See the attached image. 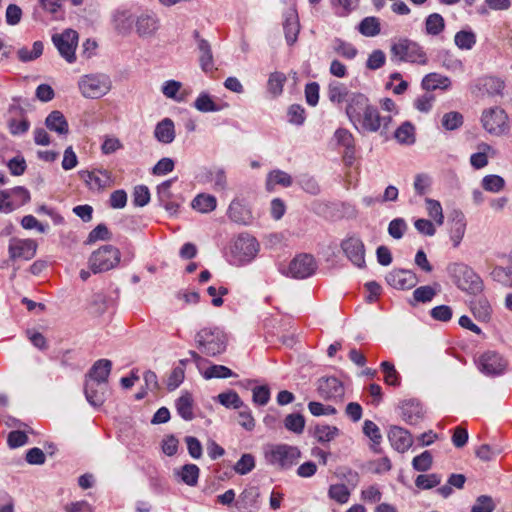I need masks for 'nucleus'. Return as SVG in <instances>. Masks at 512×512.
Segmentation results:
<instances>
[{
	"mask_svg": "<svg viewBox=\"0 0 512 512\" xmlns=\"http://www.w3.org/2000/svg\"><path fill=\"white\" fill-rule=\"evenodd\" d=\"M259 251V243L249 234H240L234 242L232 254L239 264L250 262Z\"/></svg>",
	"mask_w": 512,
	"mask_h": 512,
	"instance_id": "obj_9",
	"label": "nucleus"
},
{
	"mask_svg": "<svg viewBox=\"0 0 512 512\" xmlns=\"http://www.w3.org/2000/svg\"><path fill=\"white\" fill-rule=\"evenodd\" d=\"M84 394L89 404L94 407L101 406L105 401L103 386H97L90 380H85Z\"/></svg>",
	"mask_w": 512,
	"mask_h": 512,
	"instance_id": "obj_31",
	"label": "nucleus"
},
{
	"mask_svg": "<svg viewBox=\"0 0 512 512\" xmlns=\"http://www.w3.org/2000/svg\"><path fill=\"white\" fill-rule=\"evenodd\" d=\"M176 136L174 122L170 118H164L157 123L154 137L163 144H170Z\"/></svg>",
	"mask_w": 512,
	"mask_h": 512,
	"instance_id": "obj_27",
	"label": "nucleus"
},
{
	"mask_svg": "<svg viewBox=\"0 0 512 512\" xmlns=\"http://www.w3.org/2000/svg\"><path fill=\"white\" fill-rule=\"evenodd\" d=\"M445 28V21L439 13H432L425 20V30L429 35H439Z\"/></svg>",
	"mask_w": 512,
	"mask_h": 512,
	"instance_id": "obj_38",
	"label": "nucleus"
},
{
	"mask_svg": "<svg viewBox=\"0 0 512 512\" xmlns=\"http://www.w3.org/2000/svg\"><path fill=\"white\" fill-rule=\"evenodd\" d=\"M346 114L359 132L384 134L392 121L391 116H381L364 94L352 93L347 100Z\"/></svg>",
	"mask_w": 512,
	"mask_h": 512,
	"instance_id": "obj_1",
	"label": "nucleus"
},
{
	"mask_svg": "<svg viewBox=\"0 0 512 512\" xmlns=\"http://www.w3.org/2000/svg\"><path fill=\"white\" fill-rule=\"evenodd\" d=\"M112 87L111 79L106 74H88L78 81V88L85 98L99 99L106 95Z\"/></svg>",
	"mask_w": 512,
	"mask_h": 512,
	"instance_id": "obj_6",
	"label": "nucleus"
},
{
	"mask_svg": "<svg viewBox=\"0 0 512 512\" xmlns=\"http://www.w3.org/2000/svg\"><path fill=\"white\" fill-rule=\"evenodd\" d=\"M481 122L483 128L490 134L502 135L509 130L508 116L500 107H493L483 111Z\"/></svg>",
	"mask_w": 512,
	"mask_h": 512,
	"instance_id": "obj_8",
	"label": "nucleus"
},
{
	"mask_svg": "<svg viewBox=\"0 0 512 512\" xmlns=\"http://www.w3.org/2000/svg\"><path fill=\"white\" fill-rule=\"evenodd\" d=\"M394 137L401 144H413L415 142V128L410 122H404L395 130Z\"/></svg>",
	"mask_w": 512,
	"mask_h": 512,
	"instance_id": "obj_37",
	"label": "nucleus"
},
{
	"mask_svg": "<svg viewBox=\"0 0 512 512\" xmlns=\"http://www.w3.org/2000/svg\"><path fill=\"white\" fill-rule=\"evenodd\" d=\"M275 184L283 187H289L292 184V177L284 171L274 170L268 174L266 185L270 190L271 186Z\"/></svg>",
	"mask_w": 512,
	"mask_h": 512,
	"instance_id": "obj_48",
	"label": "nucleus"
},
{
	"mask_svg": "<svg viewBox=\"0 0 512 512\" xmlns=\"http://www.w3.org/2000/svg\"><path fill=\"white\" fill-rule=\"evenodd\" d=\"M43 53V43L41 41H35L33 43L32 50L27 47H22L18 50V58L22 62H28L37 59Z\"/></svg>",
	"mask_w": 512,
	"mask_h": 512,
	"instance_id": "obj_49",
	"label": "nucleus"
},
{
	"mask_svg": "<svg viewBox=\"0 0 512 512\" xmlns=\"http://www.w3.org/2000/svg\"><path fill=\"white\" fill-rule=\"evenodd\" d=\"M120 251L112 245H103L89 257V267L94 274L109 271L120 262Z\"/></svg>",
	"mask_w": 512,
	"mask_h": 512,
	"instance_id": "obj_7",
	"label": "nucleus"
},
{
	"mask_svg": "<svg viewBox=\"0 0 512 512\" xmlns=\"http://www.w3.org/2000/svg\"><path fill=\"white\" fill-rule=\"evenodd\" d=\"M52 41L60 55L68 62L76 61L75 51L78 45V33L73 29H66L60 34H54Z\"/></svg>",
	"mask_w": 512,
	"mask_h": 512,
	"instance_id": "obj_10",
	"label": "nucleus"
},
{
	"mask_svg": "<svg viewBox=\"0 0 512 512\" xmlns=\"http://www.w3.org/2000/svg\"><path fill=\"white\" fill-rule=\"evenodd\" d=\"M255 468V458L252 454L245 453L234 465V471L239 475H246Z\"/></svg>",
	"mask_w": 512,
	"mask_h": 512,
	"instance_id": "obj_53",
	"label": "nucleus"
},
{
	"mask_svg": "<svg viewBox=\"0 0 512 512\" xmlns=\"http://www.w3.org/2000/svg\"><path fill=\"white\" fill-rule=\"evenodd\" d=\"M195 342L202 354L216 357L225 352L227 336L219 328H203L196 333Z\"/></svg>",
	"mask_w": 512,
	"mask_h": 512,
	"instance_id": "obj_3",
	"label": "nucleus"
},
{
	"mask_svg": "<svg viewBox=\"0 0 512 512\" xmlns=\"http://www.w3.org/2000/svg\"><path fill=\"white\" fill-rule=\"evenodd\" d=\"M505 181L499 175H487L482 180V187L486 191L499 192L504 188Z\"/></svg>",
	"mask_w": 512,
	"mask_h": 512,
	"instance_id": "obj_58",
	"label": "nucleus"
},
{
	"mask_svg": "<svg viewBox=\"0 0 512 512\" xmlns=\"http://www.w3.org/2000/svg\"><path fill=\"white\" fill-rule=\"evenodd\" d=\"M425 204L429 217H431L436 224L442 225L444 222V215L440 202L431 198H426Z\"/></svg>",
	"mask_w": 512,
	"mask_h": 512,
	"instance_id": "obj_52",
	"label": "nucleus"
},
{
	"mask_svg": "<svg viewBox=\"0 0 512 512\" xmlns=\"http://www.w3.org/2000/svg\"><path fill=\"white\" fill-rule=\"evenodd\" d=\"M301 452L298 447L288 444H268L264 447V458L267 464L279 470L290 469L295 465Z\"/></svg>",
	"mask_w": 512,
	"mask_h": 512,
	"instance_id": "obj_2",
	"label": "nucleus"
},
{
	"mask_svg": "<svg viewBox=\"0 0 512 512\" xmlns=\"http://www.w3.org/2000/svg\"><path fill=\"white\" fill-rule=\"evenodd\" d=\"M478 367L484 374L488 376H496L502 374L506 370L507 362L498 353L488 351L479 357Z\"/></svg>",
	"mask_w": 512,
	"mask_h": 512,
	"instance_id": "obj_14",
	"label": "nucleus"
},
{
	"mask_svg": "<svg viewBox=\"0 0 512 512\" xmlns=\"http://www.w3.org/2000/svg\"><path fill=\"white\" fill-rule=\"evenodd\" d=\"M202 376L205 379H213V378H230V377H236L237 375L228 367L224 365H211L204 371H201Z\"/></svg>",
	"mask_w": 512,
	"mask_h": 512,
	"instance_id": "obj_39",
	"label": "nucleus"
},
{
	"mask_svg": "<svg viewBox=\"0 0 512 512\" xmlns=\"http://www.w3.org/2000/svg\"><path fill=\"white\" fill-rule=\"evenodd\" d=\"M217 399L218 402L226 408L240 409L245 406L237 392L233 390L220 393Z\"/></svg>",
	"mask_w": 512,
	"mask_h": 512,
	"instance_id": "obj_45",
	"label": "nucleus"
},
{
	"mask_svg": "<svg viewBox=\"0 0 512 512\" xmlns=\"http://www.w3.org/2000/svg\"><path fill=\"white\" fill-rule=\"evenodd\" d=\"M401 416L403 420L410 424H417L424 415L423 407L417 400H405L400 405Z\"/></svg>",
	"mask_w": 512,
	"mask_h": 512,
	"instance_id": "obj_22",
	"label": "nucleus"
},
{
	"mask_svg": "<svg viewBox=\"0 0 512 512\" xmlns=\"http://www.w3.org/2000/svg\"><path fill=\"white\" fill-rule=\"evenodd\" d=\"M150 201V192L147 186L138 185L133 191V204L137 207H143Z\"/></svg>",
	"mask_w": 512,
	"mask_h": 512,
	"instance_id": "obj_63",
	"label": "nucleus"
},
{
	"mask_svg": "<svg viewBox=\"0 0 512 512\" xmlns=\"http://www.w3.org/2000/svg\"><path fill=\"white\" fill-rule=\"evenodd\" d=\"M388 439L392 447L400 453L407 451L413 444V438L409 431L399 426L390 428Z\"/></svg>",
	"mask_w": 512,
	"mask_h": 512,
	"instance_id": "obj_20",
	"label": "nucleus"
},
{
	"mask_svg": "<svg viewBox=\"0 0 512 512\" xmlns=\"http://www.w3.org/2000/svg\"><path fill=\"white\" fill-rule=\"evenodd\" d=\"M466 231L465 216L461 211H454L452 217V226L450 230V238L454 247H458L462 241Z\"/></svg>",
	"mask_w": 512,
	"mask_h": 512,
	"instance_id": "obj_28",
	"label": "nucleus"
},
{
	"mask_svg": "<svg viewBox=\"0 0 512 512\" xmlns=\"http://www.w3.org/2000/svg\"><path fill=\"white\" fill-rule=\"evenodd\" d=\"M284 426L288 431L301 434L305 428V418L300 413L288 414L284 419Z\"/></svg>",
	"mask_w": 512,
	"mask_h": 512,
	"instance_id": "obj_43",
	"label": "nucleus"
},
{
	"mask_svg": "<svg viewBox=\"0 0 512 512\" xmlns=\"http://www.w3.org/2000/svg\"><path fill=\"white\" fill-rule=\"evenodd\" d=\"M112 369V362L108 359L97 360L88 373L86 374L85 380H90L97 384V386H104L110 375Z\"/></svg>",
	"mask_w": 512,
	"mask_h": 512,
	"instance_id": "obj_19",
	"label": "nucleus"
},
{
	"mask_svg": "<svg viewBox=\"0 0 512 512\" xmlns=\"http://www.w3.org/2000/svg\"><path fill=\"white\" fill-rule=\"evenodd\" d=\"M471 311L477 320L487 322L491 318L492 307L486 298L480 297L471 301Z\"/></svg>",
	"mask_w": 512,
	"mask_h": 512,
	"instance_id": "obj_32",
	"label": "nucleus"
},
{
	"mask_svg": "<svg viewBox=\"0 0 512 512\" xmlns=\"http://www.w3.org/2000/svg\"><path fill=\"white\" fill-rule=\"evenodd\" d=\"M95 171L82 170L79 172L80 178L90 187V189H102L111 185L110 173L106 170Z\"/></svg>",
	"mask_w": 512,
	"mask_h": 512,
	"instance_id": "obj_23",
	"label": "nucleus"
},
{
	"mask_svg": "<svg viewBox=\"0 0 512 512\" xmlns=\"http://www.w3.org/2000/svg\"><path fill=\"white\" fill-rule=\"evenodd\" d=\"M463 124V116L461 113L451 111L444 114L442 118V125L447 130H455Z\"/></svg>",
	"mask_w": 512,
	"mask_h": 512,
	"instance_id": "obj_61",
	"label": "nucleus"
},
{
	"mask_svg": "<svg viewBox=\"0 0 512 512\" xmlns=\"http://www.w3.org/2000/svg\"><path fill=\"white\" fill-rule=\"evenodd\" d=\"M135 25L140 37H151L159 29V19L154 14H142L137 18Z\"/></svg>",
	"mask_w": 512,
	"mask_h": 512,
	"instance_id": "obj_24",
	"label": "nucleus"
},
{
	"mask_svg": "<svg viewBox=\"0 0 512 512\" xmlns=\"http://www.w3.org/2000/svg\"><path fill=\"white\" fill-rule=\"evenodd\" d=\"M422 88L427 91L436 89L447 90L451 86V81L447 76L438 73H429L422 79Z\"/></svg>",
	"mask_w": 512,
	"mask_h": 512,
	"instance_id": "obj_30",
	"label": "nucleus"
},
{
	"mask_svg": "<svg viewBox=\"0 0 512 512\" xmlns=\"http://www.w3.org/2000/svg\"><path fill=\"white\" fill-rule=\"evenodd\" d=\"M328 493L331 499L341 504L346 503L350 496V492L344 484L331 485Z\"/></svg>",
	"mask_w": 512,
	"mask_h": 512,
	"instance_id": "obj_59",
	"label": "nucleus"
},
{
	"mask_svg": "<svg viewBox=\"0 0 512 512\" xmlns=\"http://www.w3.org/2000/svg\"><path fill=\"white\" fill-rule=\"evenodd\" d=\"M493 280L501 283L504 286L512 288V264L509 262L507 267L496 266L491 271Z\"/></svg>",
	"mask_w": 512,
	"mask_h": 512,
	"instance_id": "obj_42",
	"label": "nucleus"
},
{
	"mask_svg": "<svg viewBox=\"0 0 512 512\" xmlns=\"http://www.w3.org/2000/svg\"><path fill=\"white\" fill-rule=\"evenodd\" d=\"M350 97L347 87L337 81H332L328 85V98L335 104H340Z\"/></svg>",
	"mask_w": 512,
	"mask_h": 512,
	"instance_id": "obj_36",
	"label": "nucleus"
},
{
	"mask_svg": "<svg viewBox=\"0 0 512 512\" xmlns=\"http://www.w3.org/2000/svg\"><path fill=\"white\" fill-rule=\"evenodd\" d=\"M191 205L195 210L201 213H209L215 210L217 201L213 195L201 193L193 199Z\"/></svg>",
	"mask_w": 512,
	"mask_h": 512,
	"instance_id": "obj_33",
	"label": "nucleus"
},
{
	"mask_svg": "<svg viewBox=\"0 0 512 512\" xmlns=\"http://www.w3.org/2000/svg\"><path fill=\"white\" fill-rule=\"evenodd\" d=\"M358 0H331V5L336 9V15L347 16L357 5Z\"/></svg>",
	"mask_w": 512,
	"mask_h": 512,
	"instance_id": "obj_60",
	"label": "nucleus"
},
{
	"mask_svg": "<svg viewBox=\"0 0 512 512\" xmlns=\"http://www.w3.org/2000/svg\"><path fill=\"white\" fill-rule=\"evenodd\" d=\"M198 50V61L201 70L204 73H212L215 70L213 52L210 43L200 36L199 31L193 32Z\"/></svg>",
	"mask_w": 512,
	"mask_h": 512,
	"instance_id": "obj_17",
	"label": "nucleus"
},
{
	"mask_svg": "<svg viewBox=\"0 0 512 512\" xmlns=\"http://www.w3.org/2000/svg\"><path fill=\"white\" fill-rule=\"evenodd\" d=\"M495 503L492 497L481 495L476 499L475 504L471 508V512H493Z\"/></svg>",
	"mask_w": 512,
	"mask_h": 512,
	"instance_id": "obj_64",
	"label": "nucleus"
},
{
	"mask_svg": "<svg viewBox=\"0 0 512 512\" xmlns=\"http://www.w3.org/2000/svg\"><path fill=\"white\" fill-rule=\"evenodd\" d=\"M200 470L197 465L195 464H185L178 475L180 476L181 480L189 485V486H195L198 482Z\"/></svg>",
	"mask_w": 512,
	"mask_h": 512,
	"instance_id": "obj_47",
	"label": "nucleus"
},
{
	"mask_svg": "<svg viewBox=\"0 0 512 512\" xmlns=\"http://www.w3.org/2000/svg\"><path fill=\"white\" fill-rule=\"evenodd\" d=\"M317 269V263L311 254H299L293 258L288 267L292 278L305 279L312 276Z\"/></svg>",
	"mask_w": 512,
	"mask_h": 512,
	"instance_id": "obj_11",
	"label": "nucleus"
},
{
	"mask_svg": "<svg viewBox=\"0 0 512 512\" xmlns=\"http://www.w3.org/2000/svg\"><path fill=\"white\" fill-rule=\"evenodd\" d=\"M316 385L319 396L324 400H341L344 397V385L336 377H321Z\"/></svg>",
	"mask_w": 512,
	"mask_h": 512,
	"instance_id": "obj_13",
	"label": "nucleus"
},
{
	"mask_svg": "<svg viewBox=\"0 0 512 512\" xmlns=\"http://www.w3.org/2000/svg\"><path fill=\"white\" fill-rule=\"evenodd\" d=\"M334 138L339 145L345 147L344 159L347 163L351 164L354 160L355 153L354 137L352 133L347 129L339 128L335 131Z\"/></svg>",
	"mask_w": 512,
	"mask_h": 512,
	"instance_id": "obj_26",
	"label": "nucleus"
},
{
	"mask_svg": "<svg viewBox=\"0 0 512 512\" xmlns=\"http://www.w3.org/2000/svg\"><path fill=\"white\" fill-rule=\"evenodd\" d=\"M447 271L459 289L474 295L482 292L484 287L482 279L466 264L452 263Z\"/></svg>",
	"mask_w": 512,
	"mask_h": 512,
	"instance_id": "obj_4",
	"label": "nucleus"
},
{
	"mask_svg": "<svg viewBox=\"0 0 512 512\" xmlns=\"http://www.w3.org/2000/svg\"><path fill=\"white\" fill-rule=\"evenodd\" d=\"M505 89V81L495 76L478 78L471 87V92L477 95L502 96Z\"/></svg>",
	"mask_w": 512,
	"mask_h": 512,
	"instance_id": "obj_12",
	"label": "nucleus"
},
{
	"mask_svg": "<svg viewBox=\"0 0 512 512\" xmlns=\"http://www.w3.org/2000/svg\"><path fill=\"white\" fill-rule=\"evenodd\" d=\"M176 409L178 414L186 421L194 418L193 414V398L188 392L179 397L176 401Z\"/></svg>",
	"mask_w": 512,
	"mask_h": 512,
	"instance_id": "obj_34",
	"label": "nucleus"
},
{
	"mask_svg": "<svg viewBox=\"0 0 512 512\" xmlns=\"http://www.w3.org/2000/svg\"><path fill=\"white\" fill-rule=\"evenodd\" d=\"M386 282L391 287L398 290H409L418 283V277L412 270L394 269L386 277Z\"/></svg>",
	"mask_w": 512,
	"mask_h": 512,
	"instance_id": "obj_15",
	"label": "nucleus"
},
{
	"mask_svg": "<svg viewBox=\"0 0 512 512\" xmlns=\"http://www.w3.org/2000/svg\"><path fill=\"white\" fill-rule=\"evenodd\" d=\"M359 32L366 37H374L380 33V21L378 18L365 17L359 24Z\"/></svg>",
	"mask_w": 512,
	"mask_h": 512,
	"instance_id": "obj_40",
	"label": "nucleus"
},
{
	"mask_svg": "<svg viewBox=\"0 0 512 512\" xmlns=\"http://www.w3.org/2000/svg\"><path fill=\"white\" fill-rule=\"evenodd\" d=\"M437 294V291L429 285L420 286L413 292V300L416 303L430 302Z\"/></svg>",
	"mask_w": 512,
	"mask_h": 512,
	"instance_id": "obj_55",
	"label": "nucleus"
},
{
	"mask_svg": "<svg viewBox=\"0 0 512 512\" xmlns=\"http://www.w3.org/2000/svg\"><path fill=\"white\" fill-rule=\"evenodd\" d=\"M289 123L300 126L305 122L306 113L303 106L299 104H292L287 111Z\"/></svg>",
	"mask_w": 512,
	"mask_h": 512,
	"instance_id": "obj_56",
	"label": "nucleus"
},
{
	"mask_svg": "<svg viewBox=\"0 0 512 512\" xmlns=\"http://www.w3.org/2000/svg\"><path fill=\"white\" fill-rule=\"evenodd\" d=\"M433 464V457L430 451L426 450L412 460V466L416 471L426 472Z\"/></svg>",
	"mask_w": 512,
	"mask_h": 512,
	"instance_id": "obj_54",
	"label": "nucleus"
},
{
	"mask_svg": "<svg viewBox=\"0 0 512 512\" xmlns=\"http://www.w3.org/2000/svg\"><path fill=\"white\" fill-rule=\"evenodd\" d=\"M283 29H284L285 38H286L287 43L289 45L294 44L297 40L298 33L300 30L298 14L295 9L290 8L285 13Z\"/></svg>",
	"mask_w": 512,
	"mask_h": 512,
	"instance_id": "obj_25",
	"label": "nucleus"
},
{
	"mask_svg": "<svg viewBox=\"0 0 512 512\" xmlns=\"http://www.w3.org/2000/svg\"><path fill=\"white\" fill-rule=\"evenodd\" d=\"M111 232L105 224L97 225L93 230L90 231L86 243L92 244L98 240H110Z\"/></svg>",
	"mask_w": 512,
	"mask_h": 512,
	"instance_id": "obj_62",
	"label": "nucleus"
},
{
	"mask_svg": "<svg viewBox=\"0 0 512 512\" xmlns=\"http://www.w3.org/2000/svg\"><path fill=\"white\" fill-rule=\"evenodd\" d=\"M37 243L32 239H13L9 244L12 259L30 260L36 254Z\"/></svg>",
	"mask_w": 512,
	"mask_h": 512,
	"instance_id": "obj_18",
	"label": "nucleus"
},
{
	"mask_svg": "<svg viewBox=\"0 0 512 512\" xmlns=\"http://www.w3.org/2000/svg\"><path fill=\"white\" fill-rule=\"evenodd\" d=\"M227 215L231 221L237 224L250 225L253 222L251 210L239 199L232 200Z\"/></svg>",
	"mask_w": 512,
	"mask_h": 512,
	"instance_id": "obj_21",
	"label": "nucleus"
},
{
	"mask_svg": "<svg viewBox=\"0 0 512 512\" xmlns=\"http://www.w3.org/2000/svg\"><path fill=\"white\" fill-rule=\"evenodd\" d=\"M194 107L200 112H216L221 110V107L217 105L208 93L202 92L196 98Z\"/></svg>",
	"mask_w": 512,
	"mask_h": 512,
	"instance_id": "obj_46",
	"label": "nucleus"
},
{
	"mask_svg": "<svg viewBox=\"0 0 512 512\" xmlns=\"http://www.w3.org/2000/svg\"><path fill=\"white\" fill-rule=\"evenodd\" d=\"M332 48L337 55L348 60L354 59L358 54V50L354 45L341 38H335L332 41Z\"/></svg>",
	"mask_w": 512,
	"mask_h": 512,
	"instance_id": "obj_35",
	"label": "nucleus"
},
{
	"mask_svg": "<svg viewBox=\"0 0 512 512\" xmlns=\"http://www.w3.org/2000/svg\"><path fill=\"white\" fill-rule=\"evenodd\" d=\"M341 248L347 258L357 267L365 266V246L358 237L351 236L341 243Z\"/></svg>",
	"mask_w": 512,
	"mask_h": 512,
	"instance_id": "obj_16",
	"label": "nucleus"
},
{
	"mask_svg": "<svg viewBox=\"0 0 512 512\" xmlns=\"http://www.w3.org/2000/svg\"><path fill=\"white\" fill-rule=\"evenodd\" d=\"M45 125L50 131L60 135H66L69 132L68 122L61 111L54 110L48 114L45 119Z\"/></svg>",
	"mask_w": 512,
	"mask_h": 512,
	"instance_id": "obj_29",
	"label": "nucleus"
},
{
	"mask_svg": "<svg viewBox=\"0 0 512 512\" xmlns=\"http://www.w3.org/2000/svg\"><path fill=\"white\" fill-rule=\"evenodd\" d=\"M391 59L397 62H409L426 65L428 58L423 48L415 41L401 38L391 46Z\"/></svg>",
	"mask_w": 512,
	"mask_h": 512,
	"instance_id": "obj_5",
	"label": "nucleus"
},
{
	"mask_svg": "<svg viewBox=\"0 0 512 512\" xmlns=\"http://www.w3.org/2000/svg\"><path fill=\"white\" fill-rule=\"evenodd\" d=\"M339 434L335 426L318 425L315 427L314 436L318 442L325 443L333 440Z\"/></svg>",
	"mask_w": 512,
	"mask_h": 512,
	"instance_id": "obj_50",
	"label": "nucleus"
},
{
	"mask_svg": "<svg viewBox=\"0 0 512 512\" xmlns=\"http://www.w3.org/2000/svg\"><path fill=\"white\" fill-rule=\"evenodd\" d=\"M442 481V478L437 473L431 474H420L415 480V485L420 489H431L438 486Z\"/></svg>",
	"mask_w": 512,
	"mask_h": 512,
	"instance_id": "obj_51",
	"label": "nucleus"
},
{
	"mask_svg": "<svg viewBox=\"0 0 512 512\" xmlns=\"http://www.w3.org/2000/svg\"><path fill=\"white\" fill-rule=\"evenodd\" d=\"M455 45L461 50H470L476 44V35L471 30H461L455 34Z\"/></svg>",
	"mask_w": 512,
	"mask_h": 512,
	"instance_id": "obj_41",
	"label": "nucleus"
},
{
	"mask_svg": "<svg viewBox=\"0 0 512 512\" xmlns=\"http://www.w3.org/2000/svg\"><path fill=\"white\" fill-rule=\"evenodd\" d=\"M286 81V76L280 72H274L268 79V90L273 95H279L283 91V86Z\"/></svg>",
	"mask_w": 512,
	"mask_h": 512,
	"instance_id": "obj_57",
	"label": "nucleus"
},
{
	"mask_svg": "<svg viewBox=\"0 0 512 512\" xmlns=\"http://www.w3.org/2000/svg\"><path fill=\"white\" fill-rule=\"evenodd\" d=\"M381 371L384 374V382L390 386H399L401 382L400 375L395 369L393 363L389 361H383L380 364Z\"/></svg>",
	"mask_w": 512,
	"mask_h": 512,
	"instance_id": "obj_44",
	"label": "nucleus"
}]
</instances>
